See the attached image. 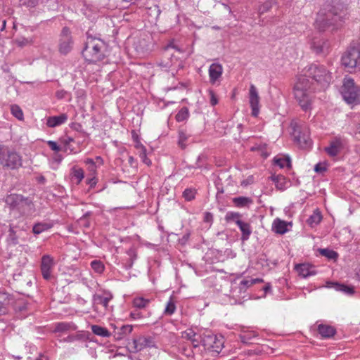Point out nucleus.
I'll use <instances>...</instances> for the list:
<instances>
[{
	"instance_id": "1",
	"label": "nucleus",
	"mask_w": 360,
	"mask_h": 360,
	"mask_svg": "<svg viewBox=\"0 0 360 360\" xmlns=\"http://www.w3.org/2000/svg\"><path fill=\"white\" fill-rule=\"evenodd\" d=\"M330 81L331 76L323 66L313 64L306 68L294 87L295 98L301 108L304 110H309L313 93L326 88Z\"/></svg>"
},
{
	"instance_id": "2",
	"label": "nucleus",
	"mask_w": 360,
	"mask_h": 360,
	"mask_svg": "<svg viewBox=\"0 0 360 360\" xmlns=\"http://www.w3.org/2000/svg\"><path fill=\"white\" fill-rule=\"evenodd\" d=\"M105 50L106 46L103 40L99 38L88 37L82 54L86 60L96 63L105 58Z\"/></svg>"
},
{
	"instance_id": "3",
	"label": "nucleus",
	"mask_w": 360,
	"mask_h": 360,
	"mask_svg": "<svg viewBox=\"0 0 360 360\" xmlns=\"http://www.w3.org/2000/svg\"><path fill=\"white\" fill-rule=\"evenodd\" d=\"M337 8L330 4H326L319 11L315 21V27L320 32L325 31L330 26L334 25L337 21Z\"/></svg>"
},
{
	"instance_id": "4",
	"label": "nucleus",
	"mask_w": 360,
	"mask_h": 360,
	"mask_svg": "<svg viewBox=\"0 0 360 360\" xmlns=\"http://www.w3.org/2000/svg\"><path fill=\"white\" fill-rule=\"evenodd\" d=\"M341 63L343 66L349 69L360 70V39L350 44L342 56Z\"/></svg>"
},
{
	"instance_id": "5",
	"label": "nucleus",
	"mask_w": 360,
	"mask_h": 360,
	"mask_svg": "<svg viewBox=\"0 0 360 360\" xmlns=\"http://www.w3.org/2000/svg\"><path fill=\"white\" fill-rule=\"evenodd\" d=\"M340 93L347 103L356 105L360 103V89L353 79L345 77L343 79Z\"/></svg>"
},
{
	"instance_id": "6",
	"label": "nucleus",
	"mask_w": 360,
	"mask_h": 360,
	"mask_svg": "<svg viewBox=\"0 0 360 360\" xmlns=\"http://www.w3.org/2000/svg\"><path fill=\"white\" fill-rule=\"evenodd\" d=\"M292 134L295 141L302 148H308L311 146V141L309 138V129L304 124H300L296 121H292L290 123Z\"/></svg>"
},
{
	"instance_id": "7",
	"label": "nucleus",
	"mask_w": 360,
	"mask_h": 360,
	"mask_svg": "<svg viewBox=\"0 0 360 360\" xmlns=\"http://www.w3.org/2000/svg\"><path fill=\"white\" fill-rule=\"evenodd\" d=\"M0 164L3 167L15 169L22 165L21 157L7 147L0 145Z\"/></svg>"
},
{
	"instance_id": "8",
	"label": "nucleus",
	"mask_w": 360,
	"mask_h": 360,
	"mask_svg": "<svg viewBox=\"0 0 360 360\" xmlns=\"http://www.w3.org/2000/svg\"><path fill=\"white\" fill-rule=\"evenodd\" d=\"M310 49L316 55L326 56L330 49L329 41L321 37H314L310 41Z\"/></svg>"
},
{
	"instance_id": "9",
	"label": "nucleus",
	"mask_w": 360,
	"mask_h": 360,
	"mask_svg": "<svg viewBox=\"0 0 360 360\" xmlns=\"http://www.w3.org/2000/svg\"><path fill=\"white\" fill-rule=\"evenodd\" d=\"M72 46V40L70 36V31L69 28L65 27L61 32L60 40V51L63 54H67L70 51Z\"/></svg>"
},
{
	"instance_id": "10",
	"label": "nucleus",
	"mask_w": 360,
	"mask_h": 360,
	"mask_svg": "<svg viewBox=\"0 0 360 360\" xmlns=\"http://www.w3.org/2000/svg\"><path fill=\"white\" fill-rule=\"evenodd\" d=\"M131 347V352H138L146 347H150L153 346V342L150 338H146L140 336L138 338H134L131 343H129Z\"/></svg>"
},
{
	"instance_id": "11",
	"label": "nucleus",
	"mask_w": 360,
	"mask_h": 360,
	"mask_svg": "<svg viewBox=\"0 0 360 360\" xmlns=\"http://www.w3.org/2000/svg\"><path fill=\"white\" fill-rule=\"evenodd\" d=\"M249 100L252 108V115L257 117L259 112V96L255 85L251 84L249 90Z\"/></svg>"
},
{
	"instance_id": "12",
	"label": "nucleus",
	"mask_w": 360,
	"mask_h": 360,
	"mask_svg": "<svg viewBox=\"0 0 360 360\" xmlns=\"http://www.w3.org/2000/svg\"><path fill=\"white\" fill-rule=\"evenodd\" d=\"M217 340L216 335L211 333L208 334L204 333L200 335V343L204 346L205 348L212 349L213 351L219 352L221 350V345H214L213 342Z\"/></svg>"
},
{
	"instance_id": "13",
	"label": "nucleus",
	"mask_w": 360,
	"mask_h": 360,
	"mask_svg": "<svg viewBox=\"0 0 360 360\" xmlns=\"http://www.w3.org/2000/svg\"><path fill=\"white\" fill-rule=\"evenodd\" d=\"M53 258L49 255H44L41 258V271L43 278L46 280H49L51 278V270L53 267Z\"/></svg>"
},
{
	"instance_id": "14",
	"label": "nucleus",
	"mask_w": 360,
	"mask_h": 360,
	"mask_svg": "<svg viewBox=\"0 0 360 360\" xmlns=\"http://www.w3.org/2000/svg\"><path fill=\"white\" fill-rule=\"evenodd\" d=\"M181 338L191 342L193 347L196 348L200 343V335L197 334L193 329H187L181 333Z\"/></svg>"
},
{
	"instance_id": "15",
	"label": "nucleus",
	"mask_w": 360,
	"mask_h": 360,
	"mask_svg": "<svg viewBox=\"0 0 360 360\" xmlns=\"http://www.w3.org/2000/svg\"><path fill=\"white\" fill-rule=\"evenodd\" d=\"M112 298L111 295L108 296H103L96 294L93 297L94 308L96 311L98 309V305H103L105 309H107L109 301Z\"/></svg>"
},
{
	"instance_id": "16",
	"label": "nucleus",
	"mask_w": 360,
	"mask_h": 360,
	"mask_svg": "<svg viewBox=\"0 0 360 360\" xmlns=\"http://www.w3.org/2000/svg\"><path fill=\"white\" fill-rule=\"evenodd\" d=\"M222 71L223 68L220 64H212L209 68L210 82L214 83L221 76Z\"/></svg>"
},
{
	"instance_id": "17",
	"label": "nucleus",
	"mask_w": 360,
	"mask_h": 360,
	"mask_svg": "<svg viewBox=\"0 0 360 360\" xmlns=\"http://www.w3.org/2000/svg\"><path fill=\"white\" fill-rule=\"evenodd\" d=\"M317 330L323 338H331L336 333L335 328L326 324H319Z\"/></svg>"
},
{
	"instance_id": "18",
	"label": "nucleus",
	"mask_w": 360,
	"mask_h": 360,
	"mask_svg": "<svg viewBox=\"0 0 360 360\" xmlns=\"http://www.w3.org/2000/svg\"><path fill=\"white\" fill-rule=\"evenodd\" d=\"M68 120V116L66 114L63 113L58 116H52L49 117L47 119L46 124L49 127H56L59 126L63 123H65Z\"/></svg>"
},
{
	"instance_id": "19",
	"label": "nucleus",
	"mask_w": 360,
	"mask_h": 360,
	"mask_svg": "<svg viewBox=\"0 0 360 360\" xmlns=\"http://www.w3.org/2000/svg\"><path fill=\"white\" fill-rule=\"evenodd\" d=\"M6 202L7 204L15 207L23 203L24 202L27 204L28 202V200L21 195L11 194L6 197Z\"/></svg>"
},
{
	"instance_id": "20",
	"label": "nucleus",
	"mask_w": 360,
	"mask_h": 360,
	"mask_svg": "<svg viewBox=\"0 0 360 360\" xmlns=\"http://www.w3.org/2000/svg\"><path fill=\"white\" fill-rule=\"evenodd\" d=\"M237 225L242 232V240H247L252 233L250 224L243 221H237Z\"/></svg>"
},
{
	"instance_id": "21",
	"label": "nucleus",
	"mask_w": 360,
	"mask_h": 360,
	"mask_svg": "<svg viewBox=\"0 0 360 360\" xmlns=\"http://www.w3.org/2000/svg\"><path fill=\"white\" fill-rule=\"evenodd\" d=\"M271 178L279 190H284L289 185V181L282 175L272 176Z\"/></svg>"
},
{
	"instance_id": "22",
	"label": "nucleus",
	"mask_w": 360,
	"mask_h": 360,
	"mask_svg": "<svg viewBox=\"0 0 360 360\" xmlns=\"http://www.w3.org/2000/svg\"><path fill=\"white\" fill-rule=\"evenodd\" d=\"M339 292L347 296H353L356 293V288L351 284L339 283Z\"/></svg>"
},
{
	"instance_id": "23",
	"label": "nucleus",
	"mask_w": 360,
	"mask_h": 360,
	"mask_svg": "<svg viewBox=\"0 0 360 360\" xmlns=\"http://www.w3.org/2000/svg\"><path fill=\"white\" fill-rule=\"evenodd\" d=\"M10 302V295L7 292L0 291V315L6 314V307Z\"/></svg>"
},
{
	"instance_id": "24",
	"label": "nucleus",
	"mask_w": 360,
	"mask_h": 360,
	"mask_svg": "<svg viewBox=\"0 0 360 360\" xmlns=\"http://www.w3.org/2000/svg\"><path fill=\"white\" fill-rule=\"evenodd\" d=\"M52 224L47 222H38L33 226L32 232L35 235H39L42 232L49 230L52 227Z\"/></svg>"
},
{
	"instance_id": "25",
	"label": "nucleus",
	"mask_w": 360,
	"mask_h": 360,
	"mask_svg": "<svg viewBox=\"0 0 360 360\" xmlns=\"http://www.w3.org/2000/svg\"><path fill=\"white\" fill-rule=\"evenodd\" d=\"M295 269L298 274L302 276L303 278H306L312 274L311 271V267L309 266V264H307L296 265Z\"/></svg>"
},
{
	"instance_id": "26",
	"label": "nucleus",
	"mask_w": 360,
	"mask_h": 360,
	"mask_svg": "<svg viewBox=\"0 0 360 360\" xmlns=\"http://www.w3.org/2000/svg\"><path fill=\"white\" fill-rule=\"evenodd\" d=\"M322 219V216L321 212L316 210L314 212V213L309 217L307 219V222L311 227H314L320 223Z\"/></svg>"
},
{
	"instance_id": "27",
	"label": "nucleus",
	"mask_w": 360,
	"mask_h": 360,
	"mask_svg": "<svg viewBox=\"0 0 360 360\" xmlns=\"http://www.w3.org/2000/svg\"><path fill=\"white\" fill-rule=\"evenodd\" d=\"M274 228L276 233L283 234L287 231V224L285 221L277 219L274 222Z\"/></svg>"
},
{
	"instance_id": "28",
	"label": "nucleus",
	"mask_w": 360,
	"mask_h": 360,
	"mask_svg": "<svg viewBox=\"0 0 360 360\" xmlns=\"http://www.w3.org/2000/svg\"><path fill=\"white\" fill-rule=\"evenodd\" d=\"M72 180L76 181V184H79L84 178V172L81 168L74 167L72 169Z\"/></svg>"
},
{
	"instance_id": "29",
	"label": "nucleus",
	"mask_w": 360,
	"mask_h": 360,
	"mask_svg": "<svg viewBox=\"0 0 360 360\" xmlns=\"http://www.w3.org/2000/svg\"><path fill=\"white\" fill-rule=\"evenodd\" d=\"M91 330L94 334L101 337L107 338L110 335V333L105 328L101 327L98 325H92Z\"/></svg>"
},
{
	"instance_id": "30",
	"label": "nucleus",
	"mask_w": 360,
	"mask_h": 360,
	"mask_svg": "<svg viewBox=\"0 0 360 360\" xmlns=\"http://www.w3.org/2000/svg\"><path fill=\"white\" fill-rule=\"evenodd\" d=\"M76 326L73 323H58L56 325L55 331L56 332H64L70 330H75Z\"/></svg>"
},
{
	"instance_id": "31",
	"label": "nucleus",
	"mask_w": 360,
	"mask_h": 360,
	"mask_svg": "<svg viewBox=\"0 0 360 360\" xmlns=\"http://www.w3.org/2000/svg\"><path fill=\"white\" fill-rule=\"evenodd\" d=\"M149 302V300L141 297L134 298L133 301L134 306L138 309L146 308Z\"/></svg>"
},
{
	"instance_id": "32",
	"label": "nucleus",
	"mask_w": 360,
	"mask_h": 360,
	"mask_svg": "<svg viewBox=\"0 0 360 360\" xmlns=\"http://www.w3.org/2000/svg\"><path fill=\"white\" fill-rule=\"evenodd\" d=\"M325 150L330 156H336L338 155V140L333 141L328 147H326Z\"/></svg>"
},
{
	"instance_id": "33",
	"label": "nucleus",
	"mask_w": 360,
	"mask_h": 360,
	"mask_svg": "<svg viewBox=\"0 0 360 360\" xmlns=\"http://www.w3.org/2000/svg\"><path fill=\"white\" fill-rule=\"evenodd\" d=\"M274 162L276 165H278L281 168H283L285 166H286L288 168H290L291 167L290 159L288 156H286L283 158H275Z\"/></svg>"
},
{
	"instance_id": "34",
	"label": "nucleus",
	"mask_w": 360,
	"mask_h": 360,
	"mask_svg": "<svg viewBox=\"0 0 360 360\" xmlns=\"http://www.w3.org/2000/svg\"><path fill=\"white\" fill-rule=\"evenodd\" d=\"M276 3L275 0H268L264 2L262 5H261L259 8V13L260 15L269 11L270 8L272 7L273 4Z\"/></svg>"
},
{
	"instance_id": "35",
	"label": "nucleus",
	"mask_w": 360,
	"mask_h": 360,
	"mask_svg": "<svg viewBox=\"0 0 360 360\" xmlns=\"http://www.w3.org/2000/svg\"><path fill=\"white\" fill-rule=\"evenodd\" d=\"M11 113L17 119L21 120L23 119V112L21 108L17 105H13L11 107Z\"/></svg>"
},
{
	"instance_id": "36",
	"label": "nucleus",
	"mask_w": 360,
	"mask_h": 360,
	"mask_svg": "<svg viewBox=\"0 0 360 360\" xmlns=\"http://www.w3.org/2000/svg\"><path fill=\"white\" fill-rule=\"evenodd\" d=\"M233 202L238 207H245L251 202V200L246 197H238L233 199Z\"/></svg>"
},
{
	"instance_id": "37",
	"label": "nucleus",
	"mask_w": 360,
	"mask_h": 360,
	"mask_svg": "<svg viewBox=\"0 0 360 360\" xmlns=\"http://www.w3.org/2000/svg\"><path fill=\"white\" fill-rule=\"evenodd\" d=\"M8 241L12 245H17L18 243V236L12 227L8 231Z\"/></svg>"
},
{
	"instance_id": "38",
	"label": "nucleus",
	"mask_w": 360,
	"mask_h": 360,
	"mask_svg": "<svg viewBox=\"0 0 360 360\" xmlns=\"http://www.w3.org/2000/svg\"><path fill=\"white\" fill-rule=\"evenodd\" d=\"M240 217L241 215L238 212H229L226 214L225 219L227 221H233L237 224V221H241Z\"/></svg>"
},
{
	"instance_id": "39",
	"label": "nucleus",
	"mask_w": 360,
	"mask_h": 360,
	"mask_svg": "<svg viewBox=\"0 0 360 360\" xmlns=\"http://www.w3.org/2000/svg\"><path fill=\"white\" fill-rule=\"evenodd\" d=\"M319 252L321 255L325 256L328 259H335L338 256L336 252L328 249H319Z\"/></svg>"
},
{
	"instance_id": "40",
	"label": "nucleus",
	"mask_w": 360,
	"mask_h": 360,
	"mask_svg": "<svg viewBox=\"0 0 360 360\" xmlns=\"http://www.w3.org/2000/svg\"><path fill=\"white\" fill-rule=\"evenodd\" d=\"M91 268L98 274L103 272L104 269V265L101 261L94 260L91 263Z\"/></svg>"
},
{
	"instance_id": "41",
	"label": "nucleus",
	"mask_w": 360,
	"mask_h": 360,
	"mask_svg": "<svg viewBox=\"0 0 360 360\" xmlns=\"http://www.w3.org/2000/svg\"><path fill=\"white\" fill-rule=\"evenodd\" d=\"M188 110L186 108L181 109L176 115V118L178 122H182L188 117Z\"/></svg>"
},
{
	"instance_id": "42",
	"label": "nucleus",
	"mask_w": 360,
	"mask_h": 360,
	"mask_svg": "<svg viewBox=\"0 0 360 360\" xmlns=\"http://www.w3.org/2000/svg\"><path fill=\"white\" fill-rule=\"evenodd\" d=\"M257 280H243L240 283V290H245L257 282Z\"/></svg>"
},
{
	"instance_id": "43",
	"label": "nucleus",
	"mask_w": 360,
	"mask_h": 360,
	"mask_svg": "<svg viewBox=\"0 0 360 360\" xmlns=\"http://www.w3.org/2000/svg\"><path fill=\"white\" fill-rule=\"evenodd\" d=\"M195 191L192 189H186L183 193V196L186 200H191L195 198Z\"/></svg>"
},
{
	"instance_id": "44",
	"label": "nucleus",
	"mask_w": 360,
	"mask_h": 360,
	"mask_svg": "<svg viewBox=\"0 0 360 360\" xmlns=\"http://www.w3.org/2000/svg\"><path fill=\"white\" fill-rule=\"evenodd\" d=\"M175 309H176V307H175L174 303L172 300H170L167 304V307L165 310V313L166 314L171 315L174 312Z\"/></svg>"
},
{
	"instance_id": "45",
	"label": "nucleus",
	"mask_w": 360,
	"mask_h": 360,
	"mask_svg": "<svg viewBox=\"0 0 360 360\" xmlns=\"http://www.w3.org/2000/svg\"><path fill=\"white\" fill-rule=\"evenodd\" d=\"M187 139V136L186 134L183 132V131H180L179 132V146L182 148H185L186 147V144H185V141H186Z\"/></svg>"
},
{
	"instance_id": "46",
	"label": "nucleus",
	"mask_w": 360,
	"mask_h": 360,
	"mask_svg": "<svg viewBox=\"0 0 360 360\" xmlns=\"http://www.w3.org/2000/svg\"><path fill=\"white\" fill-rule=\"evenodd\" d=\"M326 170V162H319L314 166V171L316 173L321 174Z\"/></svg>"
},
{
	"instance_id": "47",
	"label": "nucleus",
	"mask_w": 360,
	"mask_h": 360,
	"mask_svg": "<svg viewBox=\"0 0 360 360\" xmlns=\"http://www.w3.org/2000/svg\"><path fill=\"white\" fill-rule=\"evenodd\" d=\"M132 329H133V327L131 325L122 326L120 329V335L129 334L131 333Z\"/></svg>"
},
{
	"instance_id": "48",
	"label": "nucleus",
	"mask_w": 360,
	"mask_h": 360,
	"mask_svg": "<svg viewBox=\"0 0 360 360\" xmlns=\"http://www.w3.org/2000/svg\"><path fill=\"white\" fill-rule=\"evenodd\" d=\"M48 145L51 148V150L54 151H59L60 150V147L57 145V143L54 141H48Z\"/></svg>"
},
{
	"instance_id": "49",
	"label": "nucleus",
	"mask_w": 360,
	"mask_h": 360,
	"mask_svg": "<svg viewBox=\"0 0 360 360\" xmlns=\"http://www.w3.org/2000/svg\"><path fill=\"white\" fill-rule=\"evenodd\" d=\"M140 157L142 159L143 162L149 165L150 164V160L146 157V150L143 149V152L141 153Z\"/></svg>"
},
{
	"instance_id": "50",
	"label": "nucleus",
	"mask_w": 360,
	"mask_h": 360,
	"mask_svg": "<svg viewBox=\"0 0 360 360\" xmlns=\"http://www.w3.org/2000/svg\"><path fill=\"white\" fill-rule=\"evenodd\" d=\"M210 103L212 105H215L218 102L217 98L213 91H211L210 92Z\"/></svg>"
},
{
	"instance_id": "51",
	"label": "nucleus",
	"mask_w": 360,
	"mask_h": 360,
	"mask_svg": "<svg viewBox=\"0 0 360 360\" xmlns=\"http://www.w3.org/2000/svg\"><path fill=\"white\" fill-rule=\"evenodd\" d=\"M67 92L64 90H58L56 91V96L58 98L62 99L65 96Z\"/></svg>"
},
{
	"instance_id": "52",
	"label": "nucleus",
	"mask_w": 360,
	"mask_h": 360,
	"mask_svg": "<svg viewBox=\"0 0 360 360\" xmlns=\"http://www.w3.org/2000/svg\"><path fill=\"white\" fill-rule=\"evenodd\" d=\"M159 65L165 68H169L172 66V61H169L168 60L162 61L159 63Z\"/></svg>"
},
{
	"instance_id": "53",
	"label": "nucleus",
	"mask_w": 360,
	"mask_h": 360,
	"mask_svg": "<svg viewBox=\"0 0 360 360\" xmlns=\"http://www.w3.org/2000/svg\"><path fill=\"white\" fill-rule=\"evenodd\" d=\"M326 287L334 288L335 289L338 290V282L327 281Z\"/></svg>"
},
{
	"instance_id": "54",
	"label": "nucleus",
	"mask_w": 360,
	"mask_h": 360,
	"mask_svg": "<svg viewBox=\"0 0 360 360\" xmlns=\"http://www.w3.org/2000/svg\"><path fill=\"white\" fill-rule=\"evenodd\" d=\"M212 214L210 212H206L205 214L204 220L206 222H210L212 221Z\"/></svg>"
},
{
	"instance_id": "55",
	"label": "nucleus",
	"mask_w": 360,
	"mask_h": 360,
	"mask_svg": "<svg viewBox=\"0 0 360 360\" xmlns=\"http://www.w3.org/2000/svg\"><path fill=\"white\" fill-rule=\"evenodd\" d=\"M131 317L136 319H139L141 317V314L139 312V311H133V312H131V314H130Z\"/></svg>"
},
{
	"instance_id": "56",
	"label": "nucleus",
	"mask_w": 360,
	"mask_h": 360,
	"mask_svg": "<svg viewBox=\"0 0 360 360\" xmlns=\"http://www.w3.org/2000/svg\"><path fill=\"white\" fill-rule=\"evenodd\" d=\"M91 214V212H86L80 219H79V221H83L86 219H87L89 217H90Z\"/></svg>"
},
{
	"instance_id": "57",
	"label": "nucleus",
	"mask_w": 360,
	"mask_h": 360,
	"mask_svg": "<svg viewBox=\"0 0 360 360\" xmlns=\"http://www.w3.org/2000/svg\"><path fill=\"white\" fill-rule=\"evenodd\" d=\"M170 49H171V47L169 46H167V48L165 49V53L166 55L165 56L166 57H169V56L172 57L173 56V54L169 53Z\"/></svg>"
},
{
	"instance_id": "58",
	"label": "nucleus",
	"mask_w": 360,
	"mask_h": 360,
	"mask_svg": "<svg viewBox=\"0 0 360 360\" xmlns=\"http://www.w3.org/2000/svg\"><path fill=\"white\" fill-rule=\"evenodd\" d=\"M6 27V20H0V30H3Z\"/></svg>"
},
{
	"instance_id": "59",
	"label": "nucleus",
	"mask_w": 360,
	"mask_h": 360,
	"mask_svg": "<svg viewBox=\"0 0 360 360\" xmlns=\"http://www.w3.org/2000/svg\"><path fill=\"white\" fill-rule=\"evenodd\" d=\"M91 187L94 186V185H96V181L94 179H88V182H87Z\"/></svg>"
},
{
	"instance_id": "60",
	"label": "nucleus",
	"mask_w": 360,
	"mask_h": 360,
	"mask_svg": "<svg viewBox=\"0 0 360 360\" xmlns=\"http://www.w3.org/2000/svg\"><path fill=\"white\" fill-rule=\"evenodd\" d=\"M344 145H345V143H343L342 142V141L340 140V139L339 138V145H338L339 153H340L341 149L344 148Z\"/></svg>"
},
{
	"instance_id": "61",
	"label": "nucleus",
	"mask_w": 360,
	"mask_h": 360,
	"mask_svg": "<svg viewBox=\"0 0 360 360\" xmlns=\"http://www.w3.org/2000/svg\"><path fill=\"white\" fill-rule=\"evenodd\" d=\"M71 141H73V139L71 138V137H68L66 139H64V143L65 144H68L69 143H70Z\"/></svg>"
},
{
	"instance_id": "62",
	"label": "nucleus",
	"mask_w": 360,
	"mask_h": 360,
	"mask_svg": "<svg viewBox=\"0 0 360 360\" xmlns=\"http://www.w3.org/2000/svg\"><path fill=\"white\" fill-rule=\"evenodd\" d=\"M37 360H48V358L44 355H40Z\"/></svg>"
},
{
	"instance_id": "63",
	"label": "nucleus",
	"mask_w": 360,
	"mask_h": 360,
	"mask_svg": "<svg viewBox=\"0 0 360 360\" xmlns=\"http://www.w3.org/2000/svg\"><path fill=\"white\" fill-rule=\"evenodd\" d=\"M213 345H221V347H222V343L217 338V340L213 342Z\"/></svg>"
},
{
	"instance_id": "64",
	"label": "nucleus",
	"mask_w": 360,
	"mask_h": 360,
	"mask_svg": "<svg viewBox=\"0 0 360 360\" xmlns=\"http://www.w3.org/2000/svg\"><path fill=\"white\" fill-rule=\"evenodd\" d=\"M75 339H76V338L75 336H68L67 338V341L71 342V341H73Z\"/></svg>"
}]
</instances>
